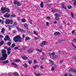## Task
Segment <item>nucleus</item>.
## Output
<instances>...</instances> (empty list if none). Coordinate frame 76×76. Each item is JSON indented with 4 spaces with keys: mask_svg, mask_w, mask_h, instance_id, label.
I'll list each match as a JSON object with an SVG mask.
<instances>
[{
    "mask_svg": "<svg viewBox=\"0 0 76 76\" xmlns=\"http://www.w3.org/2000/svg\"><path fill=\"white\" fill-rule=\"evenodd\" d=\"M6 51L5 49L3 50L2 51V57L0 58V60L3 61V60H5L7 58V54L6 53Z\"/></svg>",
    "mask_w": 76,
    "mask_h": 76,
    "instance_id": "1",
    "label": "nucleus"
},
{
    "mask_svg": "<svg viewBox=\"0 0 76 76\" xmlns=\"http://www.w3.org/2000/svg\"><path fill=\"white\" fill-rule=\"evenodd\" d=\"M13 40L15 42H21L22 41V38L18 35L15 36L13 39Z\"/></svg>",
    "mask_w": 76,
    "mask_h": 76,
    "instance_id": "2",
    "label": "nucleus"
},
{
    "mask_svg": "<svg viewBox=\"0 0 76 76\" xmlns=\"http://www.w3.org/2000/svg\"><path fill=\"white\" fill-rule=\"evenodd\" d=\"M1 12L3 13H4L7 12H10V10L9 9L6 8L1 7Z\"/></svg>",
    "mask_w": 76,
    "mask_h": 76,
    "instance_id": "3",
    "label": "nucleus"
},
{
    "mask_svg": "<svg viewBox=\"0 0 76 76\" xmlns=\"http://www.w3.org/2000/svg\"><path fill=\"white\" fill-rule=\"evenodd\" d=\"M5 23L6 24H7V25H9L10 23L12 24V23H13V20H10L9 19L6 20L5 21Z\"/></svg>",
    "mask_w": 76,
    "mask_h": 76,
    "instance_id": "4",
    "label": "nucleus"
},
{
    "mask_svg": "<svg viewBox=\"0 0 76 76\" xmlns=\"http://www.w3.org/2000/svg\"><path fill=\"white\" fill-rule=\"evenodd\" d=\"M55 16L56 19V20H60V18L59 17L60 16V15L57 13H56L55 14Z\"/></svg>",
    "mask_w": 76,
    "mask_h": 76,
    "instance_id": "5",
    "label": "nucleus"
},
{
    "mask_svg": "<svg viewBox=\"0 0 76 76\" xmlns=\"http://www.w3.org/2000/svg\"><path fill=\"white\" fill-rule=\"evenodd\" d=\"M61 5L62 6V7L63 8V9H66V6L64 4L61 3Z\"/></svg>",
    "mask_w": 76,
    "mask_h": 76,
    "instance_id": "6",
    "label": "nucleus"
},
{
    "mask_svg": "<svg viewBox=\"0 0 76 76\" xmlns=\"http://www.w3.org/2000/svg\"><path fill=\"white\" fill-rule=\"evenodd\" d=\"M4 41H5L9 40V36H8V35H6L5 37V38H4Z\"/></svg>",
    "mask_w": 76,
    "mask_h": 76,
    "instance_id": "7",
    "label": "nucleus"
},
{
    "mask_svg": "<svg viewBox=\"0 0 76 76\" xmlns=\"http://www.w3.org/2000/svg\"><path fill=\"white\" fill-rule=\"evenodd\" d=\"M36 51H39L40 53H43V56H45V54H44V53H43V52H42V50H40V49H36Z\"/></svg>",
    "mask_w": 76,
    "mask_h": 76,
    "instance_id": "8",
    "label": "nucleus"
},
{
    "mask_svg": "<svg viewBox=\"0 0 76 76\" xmlns=\"http://www.w3.org/2000/svg\"><path fill=\"white\" fill-rule=\"evenodd\" d=\"M4 18H9L10 17V15H4Z\"/></svg>",
    "mask_w": 76,
    "mask_h": 76,
    "instance_id": "9",
    "label": "nucleus"
},
{
    "mask_svg": "<svg viewBox=\"0 0 76 76\" xmlns=\"http://www.w3.org/2000/svg\"><path fill=\"white\" fill-rule=\"evenodd\" d=\"M16 29H18V31H20L21 32H23L24 31L23 30V29H21V28H19V27H16Z\"/></svg>",
    "mask_w": 76,
    "mask_h": 76,
    "instance_id": "10",
    "label": "nucleus"
},
{
    "mask_svg": "<svg viewBox=\"0 0 76 76\" xmlns=\"http://www.w3.org/2000/svg\"><path fill=\"white\" fill-rule=\"evenodd\" d=\"M11 64L12 66H14V67H17V64H16V63H12Z\"/></svg>",
    "mask_w": 76,
    "mask_h": 76,
    "instance_id": "11",
    "label": "nucleus"
},
{
    "mask_svg": "<svg viewBox=\"0 0 76 76\" xmlns=\"http://www.w3.org/2000/svg\"><path fill=\"white\" fill-rule=\"evenodd\" d=\"M22 58L23 59V60H27V59H28V58L27 57L25 56H22Z\"/></svg>",
    "mask_w": 76,
    "mask_h": 76,
    "instance_id": "12",
    "label": "nucleus"
},
{
    "mask_svg": "<svg viewBox=\"0 0 76 76\" xmlns=\"http://www.w3.org/2000/svg\"><path fill=\"white\" fill-rule=\"evenodd\" d=\"M24 27L26 28L27 29H28V25L26 23H24Z\"/></svg>",
    "mask_w": 76,
    "mask_h": 76,
    "instance_id": "13",
    "label": "nucleus"
},
{
    "mask_svg": "<svg viewBox=\"0 0 76 76\" xmlns=\"http://www.w3.org/2000/svg\"><path fill=\"white\" fill-rule=\"evenodd\" d=\"M28 52L29 53H32L33 52V50L32 49H30L28 50Z\"/></svg>",
    "mask_w": 76,
    "mask_h": 76,
    "instance_id": "14",
    "label": "nucleus"
},
{
    "mask_svg": "<svg viewBox=\"0 0 76 76\" xmlns=\"http://www.w3.org/2000/svg\"><path fill=\"white\" fill-rule=\"evenodd\" d=\"M40 7L43 8L44 7V3L43 2H42L40 4Z\"/></svg>",
    "mask_w": 76,
    "mask_h": 76,
    "instance_id": "15",
    "label": "nucleus"
},
{
    "mask_svg": "<svg viewBox=\"0 0 76 76\" xmlns=\"http://www.w3.org/2000/svg\"><path fill=\"white\" fill-rule=\"evenodd\" d=\"M9 63V61L8 60H6L3 62V64H7Z\"/></svg>",
    "mask_w": 76,
    "mask_h": 76,
    "instance_id": "16",
    "label": "nucleus"
},
{
    "mask_svg": "<svg viewBox=\"0 0 76 76\" xmlns=\"http://www.w3.org/2000/svg\"><path fill=\"white\" fill-rule=\"evenodd\" d=\"M51 11L52 12H57V10H54L53 9H52Z\"/></svg>",
    "mask_w": 76,
    "mask_h": 76,
    "instance_id": "17",
    "label": "nucleus"
},
{
    "mask_svg": "<svg viewBox=\"0 0 76 76\" xmlns=\"http://www.w3.org/2000/svg\"><path fill=\"white\" fill-rule=\"evenodd\" d=\"M1 32L2 33V34H4V31L5 29L4 28H2L1 29Z\"/></svg>",
    "mask_w": 76,
    "mask_h": 76,
    "instance_id": "18",
    "label": "nucleus"
},
{
    "mask_svg": "<svg viewBox=\"0 0 76 76\" xmlns=\"http://www.w3.org/2000/svg\"><path fill=\"white\" fill-rule=\"evenodd\" d=\"M29 39H30V38L28 37H26L25 40L28 41V40H29Z\"/></svg>",
    "mask_w": 76,
    "mask_h": 76,
    "instance_id": "19",
    "label": "nucleus"
},
{
    "mask_svg": "<svg viewBox=\"0 0 76 76\" xmlns=\"http://www.w3.org/2000/svg\"><path fill=\"white\" fill-rule=\"evenodd\" d=\"M14 76H19V74L17 72H15L14 73Z\"/></svg>",
    "mask_w": 76,
    "mask_h": 76,
    "instance_id": "20",
    "label": "nucleus"
},
{
    "mask_svg": "<svg viewBox=\"0 0 76 76\" xmlns=\"http://www.w3.org/2000/svg\"><path fill=\"white\" fill-rule=\"evenodd\" d=\"M4 44V41H2L0 42V47H1V45H3Z\"/></svg>",
    "mask_w": 76,
    "mask_h": 76,
    "instance_id": "21",
    "label": "nucleus"
},
{
    "mask_svg": "<svg viewBox=\"0 0 76 76\" xmlns=\"http://www.w3.org/2000/svg\"><path fill=\"white\" fill-rule=\"evenodd\" d=\"M58 34H59V32H56L54 33V35H57Z\"/></svg>",
    "mask_w": 76,
    "mask_h": 76,
    "instance_id": "22",
    "label": "nucleus"
},
{
    "mask_svg": "<svg viewBox=\"0 0 76 76\" xmlns=\"http://www.w3.org/2000/svg\"><path fill=\"white\" fill-rule=\"evenodd\" d=\"M11 18H15L16 15L14 14H12L11 15Z\"/></svg>",
    "mask_w": 76,
    "mask_h": 76,
    "instance_id": "23",
    "label": "nucleus"
},
{
    "mask_svg": "<svg viewBox=\"0 0 76 76\" xmlns=\"http://www.w3.org/2000/svg\"><path fill=\"white\" fill-rule=\"evenodd\" d=\"M39 67V66L38 65H36L35 66H33V67L34 69H36V68H37V67Z\"/></svg>",
    "mask_w": 76,
    "mask_h": 76,
    "instance_id": "24",
    "label": "nucleus"
},
{
    "mask_svg": "<svg viewBox=\"0 0 76 76\" xmlns=\"http://www.w3.org/2000/svg\"><path fill=\"white\" fill-rule=\"evenodd\" d=\"M21 21H22V22H23V23H24L25 22H26V20H25V19H23L21 20Z\"/></svg>",
    "mask_w": 76,
    "mask_h": 76,
    "instance_id": "25",
    "label": "nucleus"
},
{
    "mask_svg": "<svg viewBox=\"0 0 76 76\" xmlns=\"http://www.w3.org/2000/svg\"><path fill=\"white\" fill-rule=\"evenodd\" d=\"M68 7L69 9H72V7L71 5H69Z\"/></svg>",
    "mask_w": 76,
    "mask_h": 76,
    "instance_id": "26",
    "label": "nucleus"
},
{
    "mask_svg": "<svg viewBox=\"0 0 76 76\" xmlns=\"http://www.w3.org/2000/svg\"><path fill=\"white\" fill-rule=\"evenodd\" d=\"M19 2L17 1H14V4H17L18 3V2Z\"/></svg>",
    "mask_w": 76,
    "mask_h": 76,
    "instance_id": "27",
    "label": "nucleus"
},
{
    "mask_svg": "<svg viewBox=\"0 0 76 76\" xmlns=\"http://www.w3.org/2000/svg\"><path fill=\"white\" fill-rule=\"evenodd\" d=\"M23 67H27L28 66H27V64H26L25 63L23 65Z\"/></svg>",
    "mask_w": 76,
    "mask_h": 76,
    "instance_id": "28",
    "label": "nucleus"
},
{
    "mask_svg": "<svg viewBox=\"0 0 76 76\" xmlns=\"http://www.w3.org/2000/svg\"><path fill=\"white\" fill-rule=\"evenodd\" d=\"M11 44H12V42H8L7 43V44L9 45V46H10V45H11Z\"/></svg>",
    "mask_w": 76,
    "mask_h": 76,
    "instance_id": "29",
    "label": "nucleus"
},
{
    "mask_svg": "<svg viewBox=\"0 0 76 76\" xmlns=\"http://www.w3.org/2000/svg\"><path fill=\"white\" fill-rule=\"evenodd\" d=\"M17 4V6H21V5H22L19 2H18V3Z\"/></svg>",
    "mask_w": 76,
    "mask_h": 76,
    "instance_id": "30",
    "label": "nucleus"
},
{
    "mask_svg": "<svg viewBox=\"0 0 76 76\" xmlns=\"http://www.w3.org/2000/svg\"><path fill=\"white\" fill-rule=\"evenodd\" d=\"M49 61L52 64H54V61H52V60H49Z\"/></svg>",
    "mask_w": 76,
    "mask_h": 76,
    "instance_id": "31",
    "label": "nucleus"
},
{
    "mask_svg": "<svg viewBox=\"0 0 76 76\" xmlns=\"http://www.w3.org/2000/svg\"><path fill=\"white\" fill-rule=\"evenodd\" d=\"M33 33L36 35H38V33H37L35 31H34Z\"/></svg>",
    "mask_w": 76,
    "mask_h": 76,
    "instance_id": "32",
    "label": "nucleus"
},
{
    "mask_svg": "<svg viewBox=\"0 0 76 76\" xmlns=\"http://www.w3.org/2000/svg\"><path fill=\"white\" fill-rule=\"evenodd\" d=\"M71 15L72 17V18H74V14H73L72 13H71Z\"/></svg>",
    "mask_w": 76,
    "mask_h": 76,
    "instance_id": "33",
    "label": "nucleus"
},
{
    "mask_svg": "<svg viewBox=\"0 0 76 76\" xmlns=\"http://www.w3.org/2000/svg\"><path fill=\"white\" fill-rule=\"evenodd\" d=\"M34 75H36V76H40V74H37L36 73H34Z\"/></svg>",
    "mask_w": 76,
    "mask_h": 76,
    "instance_id": "34",
    "label": "nucleus"
},
{
    "mask_svg": "<svg viewBox=\"0 0 76 76\" xmlns=\"http://www.w3.org/2000/svg\"><path fill=\"white\" fill-rule=\"evenodd\" d=\"M15 62H20V60L18 59H16L15 60Z\"/></svg>",
    "mask_w": 76,
    "mask_h": 76,
    "instance_id": "35",
    "label": "nucleus"
},
{
    "mask_svg": "<svg viewBox=\"0 0 76 76\" xmlns=\"http://www.w3.org/2000/svg\"><path fill=\"white\" fill-rule=\"evenodd\" d=\"M28 63L30 64H31V63H32V61H31V60L28 61Z\"/></svg>",
    "mask_w": 76,
    "mask_h": 76,
    "instance_id": "36",
    "label": "nucleus"
},
{
    "mask_svg": "<svg viewBox=\"0 0 76 76\" xmlns=\"http://www.w3.org/2000/svg\"><path fill=\"white\" fill-rule=\"evenodd\" d=\"M72 45L73 47H74V48H76V46H75V45H74V44H73V43H72Z\"/></svg>",
    "mask_w": 76,
    "mask_h": 76,
    "instance_id": "37",
    "label": "nucleus"
},
{
    "mask_svg": "<svg viewBox=\"0 0 76 76\" xmlns=\"http://www.w3.org/2000/svg\"><path fill=\"white\" fill-rule=\"evenodd\" d=\"M15 46H16V45L14 44H13L12 45V47L13 48V47H15Z\"/></svg>",
    "mask_w": 76,
    "mask_h": 76,
    "instance_id": "38",
    "label": "nucleus"
},
{
    "mask_svg": "<svg viewBox=\"0 0 76 76\" xmlns=\"http://www.w3.org/2000/svg\"><path fill=\"white\" fill-rule=\"evenodd\" d=\"M73 69L72 68H71L69 69V71L70 72H73Z\"/></svg>",
    "mask_w": 76,
    "mask_h": 76,
    "instance_id": "39",
    "label": "nucleus"
},
{
    "mask_svg": "<svg viewBox=\"0 0 76 76\" xmlns=\"http://www.w3.org/2000/svg\"><path fill=\"white\" fill-rule=\"evenodd\" d=\"M73 73H76V70L74 69H73V71H72Z\"/></svg>",
    "mask_w": 76,
    "mask_h": 76,
    "instance_id": "40",
    "label": "nucleus"
},
{
    "mask_svg": "<svg viewBox=\"0 0 76 76\" xmlns=\"http://www.w3.org/2000/svg\"><path fill=\"white\" fill-rule=\"evenodd\" d=\"M11 50V48H8L7 49V51H10Z\"/></svg>",
    "mask_w": 76,
    "mask_h": 76,
    "instance_id": "41",
    "label": "nucleus"
},
{
    "mask_svg": "<svg viewBox=\"0 0 76 76\" xmlns=\"http://www.w3.org/2000/svg\"><path fill=\"white\" fill-rule=\"evenodd\" d=\"M54 67H53L51 69V70L52 71H54Z\"/></svg>",
    "mask_w": 76,
    "mask_h": 76,
    "instance_id": "42",
    "label": "nucleus"
},
{
    "mask_svg": "<svg viewBox=\"0 0 76 76\" xmlns=\"http://www.w3.org/2000/svg\"><path fill=\"white\" fill-rule=\"evenodd\" d=\"M46 19H48V20H50V17H46Z\"/></svg>",
    "mask_w": 76,
    "mask_h": 76,
    "instance_id": "43",
    "label": "nucleus"
},
{
    "mask_svg": "<svg viewBox=\"0 0 76 76\" xmlns=\"http://www.w3.org/2000/svg\"><path fill=\"white\" fill-rule=\"evenodd\" d=\"M19 48V47L18 46H16L14 48V49L16 50V49H18Z\"/></svg>",
    "mask_w": 76,
    "mask_h": 76,
    "instance_id": "44",
    "label": "nucleus"
},
{
    "mask_svg": "<svg viewBox=\"0 0 76 76\" xmlns=\"http://www.w3.org/2000/svg\"><path fill=\"white\" fill-rule=\"evenodd\" d=\"M45 42H46L45 41H43L42 43V44H43V45H45Z\"/></svg>",
    "mask_w": 76,
    "mask_h": 76,
    "instance_id": "45",
    "label": "nucleus"
},
{
    "mask_svg": "<svg viewBox=\"0 0 76 76\" xmlns=\"http://www.w3.org/2000/svg\"><path fill=\"white\" fill-rule=\"evenodd\" d=\"M10 53H11V51H8V53H7V54H8V55H9V54H10Z\"/></svg>",
    "mask_w": 76,
    "mask_h": 76,
    "instance_id": "46",
    "label": "nucleus"
},
{
    "mask_svg": "<svg viewBox=\"0 0 76 76\" xmlns=\"http://www.w3.org/2000/svg\"><path fill=\"white\" fill-rule=\"evenodd\" d=\"M34 63L35 64H37V61L36 60H34Z\"/></svg>",
    "mask_w": 76,
    "mask_h": 76,
    "instance_id": "47",
    "label": "nucleus"
},
{
    "mask_svg": "<svg viewBox=\"0 0 76 76\" xmlns=\"http://www.w3.org/2000/svg\"><path fill=\"white\" fill-rule=\"evenodd\" d=\"M46 25L47 26H48L49 25V23L48 22H47L46 23Z\"/></svg>",
    "mask_w": 76,
    "mask_h": 76,
    "instance_id": "48",
    "label": "nucleus"
},
{
    "mask_svg": "<svg viewBox=\"0 0 76 76\" xmlns=\"http://www.w3.org/2000/svg\"><path fill=\"white\" fill-rule=\"evenodd\" d=\"M13 25H18V23L16 22H15L14 23Z\"/></svg>",
    "mask_w": 76,
    "mask_h": 76,
    "instance_id": "49",
    "label": "nucleus"
},
{
    "mask_svg": "<svg viewBox=\"0 0 76 76\" xmlns=\"http://www.w3.org/2000/svg\"><path fill=\"white\" fill-rule=\"evenodd\" d=\"M12 32L13 34H15V33H16V31H15L13 30V31H12Z\"/></svg>",
    "mask_w": 76,
    "mask_h": 76,
    "instance_id": "50",
    "label": "nucleus"
},
{
    "mask_svg": "<svg viewBox=\"0 0 76 76\" xmlns=\"http://www.w3.org/2000/svg\"><path fill=\"white\" fill-rule=\"evenodd\" d=\"M75 31H74V30H73L72 31V34H75Z\"/></svg>",
    "mask_w": 76,
    "mask_h": 76,
    "instance_id": "51",
    "label": "nucleus"
},
{
    "mask_svg": "<svg viewBox=\"0 0 76 76\" xmlns=\"http://www.w3.org/2000/svg\"><path fill=\"white\" fill-rule=\"evenodd\" d=\"M74 6L76 5V1H75L74 3Z\"/></svg>",
    "mask_w": 76,
    "mask_h": 76,
    "instance_id": "52",
    "label": "nucleus"
},
{
    "mask_svg": "<svg viewBox=\"0 0 76 76\" xmlns=\"http://www.w3.org/2000/svg\"><path fill=\"white\" fill-rule=\"evenodd\" d=\"M53 23L54 24H56V23H57V21H54L53 22Z\"/></svg>",
    "mask_w": 76,
    "mask_h": 76,
    "instance_id": "53",
    "label": "nucleus"
},
{
    "mask_svg": "<svg viewBox=\"0 0 76 76\" xmlns=\"http://www.w3.org/2000/svg\"><path fill=\"white\" fill-rule=\"evenodd\" d=\"M34 38L36 40H37V39H38V38L37 37H34Z\"/></svg>",
    "mask_w": 76,
    "mask_h": 76,
    "instance_id": "54",
    "label": "nucleus"
},
{
    "mask_svg": "<svg viewBox=\"0 0 76 76\" xmlns=\"http://www.w3.org/2000/svg\"><path fill=\"white\" fill-rule=\"evenodd\" d=\"M73 59H74V60H75L76 58V56H73Z\"/></svg>",
    "mask_w": 76,
    "mask_h": 76,
    "instance_id": "55",
    "label": "nucleus"
},
{
    "mask_svg": "<svg viewBox=\"0 0 76 76\" xmlns=\"http://www.w3.org/2000/svg\"><path fill=\"white\" fill-rule=\"evenodd\" d=\"M52 55H53V56L55 55V53H52Z\"/></svg>",
    "mask_w": 76,
    "mask_h": 76,
    "instance_id": "56",
    "label": "nucleus"
},
{
    "mask_svg": "<svg viewBox=\"0 0 76 76\" xmlns=\"http://www.w3.org/2000/svg\"><path fill=\"white\" fill-rule=\"evenodd\" d=\"M40 68H41V69H44V67L42 66L41 65L40 66Z\"/></svg>",
    "mask_w": 76,
    "mask_h": 76,
    "instance_id": "57",
    "label": "nucleus"
},
{
    "mask_svg": "<svg viewBox=\"0 0 76 76\" xmlns=\"http://www.w3.org/2000/svg\"><path fill=\"white\" fill-rule=\"evenodd\" d=\"M52 53H49V56H51L52 55Z\"/></svg>",
    "mask_w": 76,
    "mask_h": 76,
    "instance_id": "58",
    "label": "nucleus"
},
{
    "mask_svg": "<svg viewBox=\"0 0 76 76\" xmlns=\"http://www.w3.org/2000/svg\"><path fill=\"white\" fill-rule=\"evenodd\" d=\"M44 45L42 44V43L40 44V46L41 47H42Z\"/></svg>",
    "mask_w": 76,
    "mask_h": 76,
    "instance_id": "59",
    "label": "nucleus"
},
{
    "mask_svg": "<svg viewBox=\"0 0 76 76\" xmlns=\"http://www.w3.org/2000/svg\"><path fill=\"white\" fill-rule=\"evenodd\" d=\"M60 63H63V60H61L60 61Z\"/></svg>",
    "mask_w": 76,
    "mask_h": 76,
    "instance_id": "60",
    "label": "nucleus"
},
{
    "mask_svg": "<svg viewBox=\"0 0 76 76\" xmlns=\"http://www.w3.org/2000/svg\"><path fill=\"white\" fill-rule=\"evenodd\" d=\"M27 33H30V31H29V30H27Z\"/></svg>",
    "mask_w": 76,
    "mask_h": 76,
    "instance_id": "61",
    "label": "nucleus"
},
{
    "mask_svg": "<svg viewBox=\"0 0 76 76\" xmlns=\"http://www.w3.org/2000/svg\"><path fill=\"white\" fill-rule=\"evenodd\" d=\"M3 36L1 35H0V38H3Z\"/></svg>",
    "mask_w": 76,
    "mask_h": 76,
    "instance_id": "62",
    "label": "nucleus"
},
{
    "mask_svg": "<svg viewBox=\"0 0 76 76\" xmlns=\"http://www.w3.org/2000/svg\"><path fill=\"white\" fill-rule=\"evenodd\" d=\"M29 23H31V24H32V21H29Z\"/></svg>",
    "mask_w": 76,
    "mask_h": 76,
    "instance_id": "63",
    "label": "nucleus"
},
{
    "mask_svg": "<svg viewBox=\"0 0 76 76\" xmlns=\"http://www.w3.org/2000/svg\"><path fill=\"white\" fill-rule=\"evenodd\" d=\"M65 76H68V75H67V74H65L64 75Z\"/></svg>",
    "mask_w": 76,
    "mask_h": 76,
    "instance_id": "64",
    "label": "nucleus"
}]
</instances>
